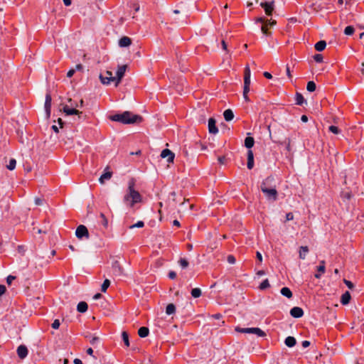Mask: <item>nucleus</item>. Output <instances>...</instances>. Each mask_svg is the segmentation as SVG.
I'll return each mask as SVG.
<instances>
[{
    "label": "nucleus",
    "mask_w": 364,
    "mask_h": 364,
    "mask_svg": "<svg viewBox=\"0 0 364 364\" xmlns=\"http://www.w3.org/2000/svg\"><path fill=\"white\" fill-rule=\"evenodd\" d=\"M18 252L22 255H23L24 252H25V250H24V247L22 246V245H18Z\"/></svg>",
    "instance_id": "052dcab7"
},
{
    "label": "nucleus",
    "mask_w": 364,
    "mask_h": 364,
    "mask_svg": "<svg viewBox=\"0 0 364 364\" xmlns=\"http://www.w3.org/2000/svg\"><path fill=\"white\" fill-rule=\"evenodd\" d=\"M254 334H256L259 337H263L266 336V333L259 328H255Z\"/></svg>",
    "instance_id": "79ce46f5"
},
{
    "label": "nucleus",
    "mask_w": 364,
    "mask_h": 364,
    "mask_svg": "<svg viewBox=\"0 0 364 364\" xmlns=\"http://www.w3.org/2000/svg\"><path fill=\"white\" fill-rule=\"evenodd\" d=\"M309 252V248L307 246H301L299 250V258L304 259L306 254Z\"/></svg>",
    "instance_id": "5701e85b"
},
{
    "label": "nucleus",
    "mask_w": 364,
    "mask_h": 364,
    "mask_svg": "<svg viewBox=\"0 0 364 364\" xmlns=\"http://www.w3.org/2000/svg\"><path fill=\"white\" fill-rule=\"evenodd\" d=\"M60 325V321L58 319L54 320V321L52 323V328L54 329H58Z\"/></svg>",
    "instance_id": "de8ad7c7"
},
{
    "label": "nucleus",
    "mask_w": 364,
    "mask_h": 364,
    "mask_svg": "<svg viewBox=\"0 0 364 364\" xmlns=\"http://www.w3.org/2000/svg\"><path fill=\"white\" fill-rule=\"evenodd\" d=\"M100 218L102 219V224L103 225L107 228L108 225L107 219L106 218L105 215L103 213L100 214Z\"/></svg>",
    "instance_id": "09e8293b"
},
{
    "label": "nucleus",
    "mask_w": 364,
    "mask_h": 364,
    "mask_svg": "<svg viewBox=\"0 0 364 364\" xmlns=\"http://www.w3.org/2000/svg\"><path fill=\"white\" fill-rule=\"evenodd\" d=\"M89 342L92 346L96 347L100 343V338L97 336H91Z\"/></svg>",
    "instance_id": "7c9ffc66"
},
{
    "label": "nucleus",
    "mask_w": 364,
    "mask_h": 364,
    "mask_svg": "<svg viewBox=\"0 0 364 364\" xmlns=\"http://www.w3.org/2000/svg\"><path fill=\"white\" fill-rule=\"evenodd\" d=\"M264 76L267 78V79H272V75L271 73H269V72H264L263 73Z\"/></svg>",
    "instance_id": "69168bd1"
},
{
    "label": "nucleus",
    "mask_w": 364,
    "mask_h": 364,
    "mask_svg": "<svg viewBox=\"0 0 364 364\" xmlns=\"http://www.w3.org/2000/svg\"><path fill=\"white\" fill-rule=\"evenodd\" d=\"M132 44V40L127 36L121 38L119 41V46L122 48L128 47Z\"/></svg>",
    "instance_id": "dca6fc26"
},
{
    "label": "nucleus",
    "mask_w": 364,
    "mask_h": 364,
    "mask_svg": "<svg viewBox=\"0 0 364 364\" xmlns=\"http://www.w3.org/2000/svg\"><path fill=\"white\" fill-rule=\"evenodd\" d=\"M109 285H110V281L109 279H106L102 284L101 291L102 292H105L107 291V288L109 287Z\"/></svg>",
    "instance_id": "e433bc0d"
},
{
    "label": "nucleus",
    "mask_w": 364,
    "mask_h": 364,
    "mask_svg": "<svg viewBox=\"0 0 364 364\" xmlns=\"http://www.w3.org/2000/svg\"><path fill=\"white\" fill-rule=\"evenodd\" d=\"M6 291V287L4 285H0V296H1Z\"/></svg>",
    "instance_id": "774afa93"
},
{
    "label": "nucleus",
    "mask_w": 364,
    "mask_h": 364,
    "mask_svg": "<svg viewBox=\"0 0 364 364\" xmlns=\"http://www.w3.org/2000/svg\"><path fill=\"white\" fill-rule=\"evenodd\" d=\"M35 203L37 205H41L43 204V200L39 198H36L35 199Z\"/></svg>",
    "instance_id": "680f3d73"
},
{
    "label": "nucleus",
    "mask_w": 364,
    "mask_h": 364,
    "mask_svg": "<svg viewBox=\"0 0 364 364\" xmlns=\"http://www.w3.org/2000/svg\"><path fill=\"white\" fill-rule=\"evenodd\" d=\"M343 282L350 289H353V287H354L353 284L350 281H348L347 279H344Z\"/></svg>",
    "instance_id": "603ef678"
},
{
    "label": "nucleus",
    "mask_w": 364,
    "mask_h": 364,
    "mask_svg": "<svg viewBox=\"0 0 364 364\" xmlns=\"http://www.w3.org/2000/svg\"><path fill=\"white\" fill-rule=\"evenodd\" d=\"M267 26H268L267 23H264V25L261 28L262 33L265 35H269Z\"/></svg>",
    "instance_id": "3c124183"
},
{
    "label": "nucleus",
    "mask_w": 364,
    "mask_h": 364,
    "mask_svg": "<svg viewBox=\"0 0 364 364\" xmlns=\"http://www.w3.org/2000/svg\"><path fill=\"white\" fill-rule=\"evenodd\" d=\"M216 121L213 118L208 120V131L210 134H215L218 132V129L215 125Z\"/></svg>",
    "instance_id": "f8f14e48"
},
{
    "label": "nucleus",
    "mask_w": 364,
    "mask_h": 364,
    "mask_svg": "<svg viewBox=\"0 0 364 364\" xmlns=\"http://www.w3.org/2000/svg\"><path fill=\"white\" fill-rule=\"evenodd\" d=\"M350 294L348 291H346L344 294H342L341 298V303L343 305H346L350 302Z\"/></svg>",
    "instance_id": "f3484780"
},
{
    "label": "nucleus",
    "mask_w": 364,
    "mask_h": 364,
    "mask_svg": "<svg viewBox=\"0 0 364 364\" xmlns=\"http://www.w3.org/2000/svg\"><path fill=\"white\" fill-rule=\"evenodd\" d=\"M113 274L116 276H121L123 274V269L118 261L112 263Z\"/></svg>",
    "instance_id": "9b49d317"
},
{
    "label": "nucleus",
    "mask_w": 364,
    "mask_h": 364,
    "mask_svg": "<svg viewBox=\"0 0 364 364\" xmlns=\"http://www.w3.org/2000/svg\"><path fill=\"white\" fill-rule=\"evenodd\" d=\"M295 100H296V105H302L304 104V102H305L303 95L298 92L296 94Z\"/></svg>",
    "instance_id": "c756f323"
},
{
    "label": "nucleus",
    "mask_w": 364,
    "mask_h": 364,
    "mask_svg": "<svg viewBox=\"0 0 364 364\" xmlns=\"http://www.w3.org/2000/svg\"><path fill=\"white\" fill-rule=\"evenodd\" d=\"M122 340L124 343V344L128 347L129 346V336L127 332L124 331L122 333Z\"/></svg>",
    "instance_id": "4c0bfd02"
},
{
    "label": "nucleus",
    "mask_w": 364,
    "mask_h": 364,
    "mask_svg": "<svg viewBox=\"0 0 364 364\" xmlns=\"http://www.w3.org/2000/svg\"><path fill=\"white\" fill-rule=\"evenodd\" d=\"M251 77V71L250 67L247 65L245 68L244 71V77Z\"/></svg>",
    "instance_id": "a18cd8bd"
},
{
    "label": "nucleus",
    "mask_w": 364,
    "mask_h": 364,
    "mask_svg": "<svg viewBox=\"0 0 364 364\" xmlns=\"http://www.w3.org/2000/svg\"><path fill=\"white\" fill-rule=\"evenodd\" d=\"M201 290L199 288H194L191 291V295L194 298H198L201 296Z\"/></svg>",
    "instance_id": "2f4dec72"
},
{
    "label": "nucleus",
    "mask_w": 364,
    "mask_h": 364,
    "mask_svg": "<svg viewBox=\"0 0 364 364\" xmlns=\"http://www.w3.org/2000/svg\"><path fill=\"white\" fill-rule=\"evenodd\" d=\"M175 311H176V306L174 304H169L167 305L166 309V313L168 315L173 314L175 312Z\"/></svg>",
    "instance_id": "c85d7f7f"
},
{
    "label": "nucleus",
    "mask_w": 364,
    "mask_h": 364,
    "mask_svg": "<svg viewBox=\"0 0 364 364\" xmlns=\"http://www.w3.org/2000/svg\"><path fill=\"white\" fill-rule=\"evenodd\" d=\"M273 181L272 177H267L261 184V191L267 198L276 200L277 199V191L275 188L270 187Z\"/></svg>",
    "instance_id": "7ed1b4c3"
},
{
    "label": "nucleus",
    "mask_w": 364,
    "mask_h": 364,
    "mask_svg": "<svg viewBox=\"0 0 364 364\" xmlns=\"http://www.w3.org/2000/svg\"><path fill=\"white\" fill-rule=\"evenodd\" d=\"M227 260L230 264H235L236 262V259L233 255H228Z\"/></svg>",
    "instance_id": "8fccbe9b"
},
{
    "label": "nucleus",
    "mask_w": 364,
    "mask_h": 364,
    "mask_svg": "<svg viewBox=\"0 0 364 364\" xmlns=\"http://www.w3.org/2000/svg\"><path fill=\"white\" fill-rule=\"evenodd\" d=\"M290 315L294 318H301L304 315V311L300 307L294 306L290 310Z\"/></svg>",
    "instance_id": "1a4fd4ad"
},
{
    "label": "nucleus",
    "mask_w": 364,
    "mask_h": 364,
    "mask_svg": "<svg viewBox=\"0 0 364 364\" xmlns=\"http://www.w3.org/2000/svg\"><path fill=\"white\" fill-rule=\"evenodd\" d=\"M248 92H246L245 90H243V97L246 102L250 101L249 97L247 95Z\"/></svg>",
    "instance_id": "6e6d98bb"
},
{
    "label": "nucleus",
    "mask_w": 364,
    "mask_h": 364,
    "mask_svg": "<svg viewBox=\"0 0 364 364\" xmlns=\"http://www.w3.org/2000/svg\"><path fill=\"white\" fill-rule=\"evenodd\" d=\"M149 330L147 327H141L138 331V334L141 338H145L149 335Z\"/></svg>",
    "instance_id": "b1692460"
},
{
    "label": "nucleus",
    "mask_w": 364,
    "mask_h": 364,
    "mask_svg": "<svg viewBox=\"0 0 364 364\" xmlns=\"http://www.w3.org/2000/svg\"><path fill=\"white\" fill-rule=\"evenodd\" d=\"M109 119L114 122H119L123 124H134L141 121V117L137 114H133L129 112H124L122 114H117L109 117Z\"/></svg>",
    "instance_id": "f03ea898"
},
{
    "label": "nucleus",
    "mask_w": 364,
    "mask_h": 364,
    "mask_svg": "<svg viewBox=\"0 0 364 364\" xmlns=\"http://www.w3.org/2000/svg\"><path fill=\"white\" fill-rule=\"evenodd\" d=\"M14 279H15V277L10 275L7 277L6 282L9 284H10L12 282V281Z\"/></svg>",
    "instance_id": "bf43d9fd"
},
{
    "label": "nucleus",
    "mask_w": 364,
    "mask_h": 364,
    "mask_svg": "<svg viewBox=\"0 0 364 364\" xmlns=\"http://www.w3.org/2000/svg\"><path fill=\"white\" fill-rule=\"evenodd\" d=\"M285 345L289 348L294 347L296 343V341L294 337L293 336H288L286 338L284 341Z\"/></svg>",
    "instance_id": "a211bd4d"
},
{
    "label": "nucleus",
    "mask_w": 364,
    "mask_h": 364,
    "mask_svg": "<svg viewBox=\"0 0 364 364\" xmlns=\"http://www.w3.org/2000/svg\"><path fill=\"white\" fill-rule=\"evenodd\" d=\"M316 84L314 81H309L308 83H307V85H306V90L309 91V92H314L316 90Z\"/></svg>",
    "instance_id": "473e14b6"
},
{
    "label": "nucleus",
    "mask_w": 364,
    "mask_h": 364,
    "mask_svg": "<svg viewBox=\"0 0 364 364\" xmlns=\"http://www.w3.org/2000/svg\"><path fill=\"white\" fill-rule=\"evenodd\" d=\"M254 144H255V140H254L253 137L247 136V137L245 138V146L247 148H248V149L252 148L254 146Z\"/></svg>",
    "instance_id": "bb28decb"
},
{
    "label": "nucleus",
    "mask_w": 364,
    "mask_h": 364,
    "mask_svg": "<svg viewBox=\"0 0 364 364\" xmlns=\"http://www.w3.org/2000/svg\"><path fill=\"white\" fill-rule=\"evenodd\" d=\"M250 77H244V88L246 92H250Z\"/></svg>",
    "instance_id": "72a5a7b5"
},
{
    "label": "nucleus",
    "mask_w": 364,
    "mask_h": 364,
    "mask_svg": "<svg viewBox=\"0 0 364 364\" xmlns=\"http://www.w3.org/2000/svg\"><path fill=\"white\" fill-rule=\"evenodd\" d=\"M68 102L70 103V106H71V107H73V108H74V107H83V105H84V101H83V100H82V99H81V100H80V103H79V105H78V102L73 103V102H72V99H71V98H69V99H68Z\"/></svg>",
    "instance_id": "f704fd0d"
},
{
    "label": "nucleus",
    "mask_w": 364,
    "mask_h": 364,
    "mask_svg": "<svg viewBox=\"0 0 364 364\" xmlns=\"http://www.w3.org/2000/svg\"><path fill=\"white\" fill-rule=\"evenodd\" d=\"M161 157L163 159H167L168 163L173 162L175 154L169 149H165L161 153Z\"/></svg>",
    "instance_id": "423d86ee"
},
{
    "label": "nucleus",
    "mask_w": 364,
    "mask_h": 364,
    "mask_svg": "<svg viewBox=\"0 0 364 364\" xmlns=\"http://www.w3.org/2000/svg\"><path fill=\"white\" fill-rule=\"evenodd\" d=\"M354 33V28L351 26H348L346 27L344 30V33L346 35L350 36L352 35Z\"/></svg>",
    "instance_id": "58836bf2"
},
{
    "label": "nucleus",
    "mask_w": 364,
    "mask_h": 364,
    "mask_svg": "<svg viewBox=\"0 0 364 364\" xmlns=\"http://www.w3.org/2000/svg\"><path fill=\"white\" fill-rule=\"evenodd\" d=\"M179 264L182 268H186L188 266V262L184 258L180 259Z\"/></svg>",
    "instance_id": "c03bdc74"
},
{
    "label": "nucleus",
    "mask_w": 364,
    "mask_h": 364,
    "mask_svg": "<svg viewBox=\"0 0 364 364\" xmlns=\"http://www.w3.org/2000/svg\"><path fill=\"white\" fill-rule=\"evenodd\" d=\"M168 277L171 279H174L176 277V273L173 271H171L169 272L168 273Z\"/></svg>",
    "instance_id": "5fc2aeb1"
},
{
    "label": "nucleus",
    "mask_w": 364,
    "mask_h": 364,
    "mask_svg": "<svg viewBox=\"0 0 364 364\" xmlns=\"http://www.w3.org/2000/svg\"><path fill=\"white\" fill-rule=\"evenodd\" d=\"M51 101L52 98L50 95L49 93L46 94L45 101V110L46 112L47 117H49L50 115Z\"/></svg>",
    "instance_id": "9d476101"
},
{
    "label": "nucleus",
    "mask_w": 364,
    "mask_h": 364,
    "mask_svg": "<svg viewBox=\"0 0 364 364\" xmlns=\"http://www.w3.org/2000/svg\"><path fill=\"white\" fill-rule=\"evenodd\" d=\"M75 235L80 240L82 239L83 237L88 239L89 232L87 228L83 225H79L76 229Z\"/></svg>",
    "instance_id": "20e7f679"
},
{
    "label": "nucleus",
    "mask_w": 364,
    "mask_h": 364,
    "mask_svg": "<svg viewBox=\"0 0 364 364\" xmlns=\"http://www.w3.org/2000/svg\"><path fill=\"white\" fill-rule=\"evenodd\" d=\"M261 7L264 9L267 15L271 16L274 10V1L271 2H262L260 4Z\"/></svg>",
    "instance_id": "6e6552de"
},
{
    "label": "nucleus",
    "mask_w": 364,
    "mask_h": 364,
    "mask_svg": "<svg viewBox=\"0 0 364 364\" xmlns=\"http://www.w3.org/2000/svg\"><path fill=\"white\" fill-rule=\"evenodd\" d=\"M112 176V172L106 171L100 178L99 181L100 183L103 184L105 181L109 180Z\"/></svg>",
    "instance_id": "6ab92c4d"
},
{
    "label": "nucleus",
    "mask_w": 364,
    "mask_h": 364,
    "mask_svg": "<svg viewBox=\"0 0 364 364\" xmlns=\"http://www.w3.org/2000/svg\"><path fill=\"white\" fill-rule=\"evenodd\" d=\"M328 130H329V132H331L335 134H338L340 133V129H338V127L336 126H334V125L330 126L328 127Z\"/></svg>",
    "instance_id": "a19ab883"
},
{
    "label": "nucleus",
    "mask_w": 364,
    "mask_h": 364,
    "mask_svg": "<svg viewBox=\"0 0 364 364\" xmlns=\"http://www.w3.org/2000/svg\"><path fill=\"white\" fill-rule=\"evenodd\" d=\"M135 181L132 178L128 183V188L124 196L123 202L128 207H133L136 203L141 201V194L134 189Z\"/></svg>",
    "instance_id": "f257e3e1"
},
{
    "label": "nucleus",
    "mask_w": 364,
    "mask_h": 364,
    "mask_svg": "<svg viewBox=\"0 0 364 364\" xmlns=\"http://www.w3.org/2000/svg\"><path fill=\"white\" fill-rule=\"evenodd\" d=\"M75 73V70L74 69H70L68 73H67V77H71L74 73Z\"/></svg>",
    "instance_id": "4d7b16f0"
},
{
    "label": "nucleus",
    "mask_w": 364,
    "mask_h": 364,
    "mask_svg": "<svg viewBox=\"0 0 364 364\" xmlns=\"http://www.w3.org/2000/svg\"><path fill=\"white\" fill-rule=\"evenodd\" d=\"M126 69H127V65H124L119 66L117 71V77H116V83H115L116 87L118 86L122 78L124 77V73L126 72Z\"/></svg>",
    "instance_id": "0eeeda50"
},
{
    "label": "nucleus",
    "mask_w": 364,
    "mask_h": 364,
    "mask_svg": "<svg viewBox=\"0 0 364 364\" xmlns=\"http://www.w3.org/2000/svg\"><path fill=\"white\" fill-rule=\"evenodd\" d=\"M63 112L67 115H73V114H81L82 112L79 110L76 109L75 108H70L68 105L64 106L63 107Z\"/></svg>",
    "instance_id": "2eb2a0df"
},
{
    "label": "nucleus",
    "mask_w": 364,
    "mask_h": 364,
    "mask_svg": "<svg viewBox=\"0 0 364 364\" xmlns=\"http://www.w3.org/2000/svg\"><path fill=\"white\" fill-rule=\"evenodd\" d=\"M280 292L283 296L287 297L288 299H290L292 297V292L290 290V289L288 287L282 288Z\"/></svg>",
    "instance_id": "393cba45"
},
{
    "label": "nucleus",
    "mask_w": 364,
    "mask_h": 364,
    "mask_svg": "<svg viewBox=\"0 0 364 364\" xmlns=\"http://www.w3.org/2000/svg\"><path fill=\"white\" fill-rule=\"evenodd\" d=\"M247 166L248 169H252L254 167V154L252 150H248L247 151Z\"/></svg>",
    "instance_id": "4468645a"
},
{
    "label": "nucleus",
    "mask_w": 364,
    "mask_h": 364,
    "mask_svg": "<svg viewBox=\"0 0 364 364\" xmlns=\"http://www.w3.org/2000/svg\"><path fill=\"white\" fill-rule=\"evenodd\" d=\"M294 219V215L292 213H288L286 215V220H292Z\"/></svg>",
    "instance_id": "864d4df0"
},
{
    "label": "nucleus",
    "mask_w": 364,
    "mask_h": 364,
    "mask_svg": "<svg viewBox=\"0 0 364 364\" xmlns=\"http://www.w3.org/2000/svg\"><path fill=\"white\" fill-rule=\"evenodd\" d=\"M27 347L24 345H21L17 348V355L21 359H24L28 355Z\"/></svg>",
    "instance_id": "ddd939ff"
},
{
    "label": "nucleus",
    "mask_w": 364,
    "mask_h": 364,
    "mask_svg": "<svg viewBox=\"0 0 364 364\" xmlns=\"http://www.w3.org/2000/svg\"><path fill=\"white\" fill-rule=\"evenodd\" d=\"M16 159H10L9 164L6 166V168L9 170L12 171L16 168Z\"/></svg>",
    "instance_id": "c9c22d12"
},
{
    "label": "nucleus",
    "mask_w": 364,
    "mask_h": 364,
    "mask_svg": "<svg viewBox=\"0 0 364 364\" xmlns=\"http://www.w3.org/2000/svg\"><path fill=\"white\" fill-rule=\"evenodd\" d=\"M325 270H326V267L324 265H318L317 267V272L318 273L315 274V277L317 278V279H319L321 276V274H323L324 272H325Z\"/></svg>",
    "instance_id": "cd10ccee"
},
{
    "label": "nucleus",
    "mask_w": 364,
    "mask_h": 364,
    "mask_svg": "<svg viewBox=\"0 0 364 364\" xmlns=\"http://www.w3.org/2000/svg\"><path fill=\"white\" fill-rule=\"evenodd\" d=\"M314 59L316 63H321L323 61V56L321 54H316Z\"/></svg>",
    "instance_id": "49530a36"
},
{
    "label": "nucleus",
    "mask_w": 364,
    "mask_h": 364,
    "mask_svg": "<svg viewBox=\"0 0 364 364\" xmlns=\"http://www.w3.org/2000/svg\"><path fill=\"white\" fill-rule=\"evenodd\" d=\"M87 304L85 301H80L77 306V310L80 313H84L87 310Z\"/></svg>",
    "instance_id": "412c9836"
},
{
    "label": "nucleus",
    "mask_w": 364,
    "mask_h": 364,
    "mask_svg": "<svg viewBox=\"0 0 364 364\" xmlns=\"http://www.w3.org/2000/svg\"><path fill=\"white\" fill-rule=\"evenodd\" d=\"M255 328H235L236 331L244 333H254Z\"/></svg>",
    "instance_id": "a878e982"
},
{
    "label": "nucleus",
    "mask_w": 364,
    "mask_h": 364,
    "mask_svg": "<svg viewBox=\"0 0 364 364\" xmlns=\"http://www.w3.org/2000/svg\"><path fill=\"white\" fill-rule=\"evenodd\" d=\"M301 346L303 348H307L310 346V342L309 341H304L301 343Z\"/></svg>",
    "instance_id": "13d9d810"
},
{
    "label": "nucleus",
    "mask_w": 364,
    "mask_h": 364,
    "mask_svg": "<svg viewBox=\"0 0 364 364\" xmlns=\"http://www.w3.org/2000/svg\"><path fill=\"white\" fill-rule=\"evenodd\" d=\"M100 80L102 84L108 85L111 82L116 81V77L112 76V73L111 71L106 72V76H103L102 75H100Z\"/></svg>",
    "instance_id": "39448f33"
},
{
    "label": "nucleus",
    "mask_w": 364,
    "mask_h": 364,
    "mask_svg": "<svg viewBox=\"0 0 364 364\" xmlns=\"http://www.w3.org/2000/svg\"><path fill=\"white\" fill-rule=\"evenodd\" d=\"M265 23H267V26H273V25H274L276 23V21H274V20H272V19L271 20H267L265 21Z\"/></svg>",
    "instance_id": "e2e57ef3"
},
{
    "label": "nucleus",
    "mask_w": 364,
    "mask_h": 364,
    "mask_svg": "<svg viewBox=\"0 0 364 364\" xmlns=\"http://www.w3.org/2000/svg\"><path fill=\"white\" fill-rule=\"evenodd\" d=\"M256 257L260 262L262 261V256L259 252H257Z\"/></svg>",
    "instance_id": "338daca9"
},
{
    "label": "nucleus",
    "mask_w": 364,
    "mask_h": 364,
    "mask_svg": "<svg viewBox=\"0 0 364 364\" xmlns=\"http://www.w3.org/2000/svg\"><path fill=\"white\" fill-rule=\"evenodd\" d=\"M326 46V41H320L315 44L314 48L317 51H322L325 49Z\"/></svg>",
    "instance_id": "4be33fe9"
},
{
    "label": "nucleus",
    "mask_w": 364,
    "mask_h": 364,
    "mask_svg": "<svg viewBox=\"0 0 364 364\" xmlns=\"http://www.w3.org/2000/svg\"><path fill=\"white\" fill-rule=\"evenodd\" d=\"M144 226V223L143 221H138L136 223L130 225L129 229H133L134 228H143Z\"/></svg>",
    "instance_id": "37998d69"
},
{
    "label": "nucleus",
    "mask_w": 364,
    "mask_h": 364,
    "mask_svg": "<svg viewBox=\"0 0 364 364\" xmlns=\"http://www.w3.org/2000/svg\"><path fill=\"white\" fill-rule=\"evenodd\" d=\"M224 118L226 121H231L234 118L233 112L230 109H228L223 112Z\"/></svg>",
    "instance_id": "aec40b11"
},
{
    "label": "nucleus",
    "mask_w": 364,
    "mask_h": 364,
    "mask_svg": "<svg viewBox=\"0 0 364 364\" xmlns=\"http://www.w3.org/2000/svg\"><path fill=\"white\" fill-rule=\"evenodd\" d=\"M269 287V280L267 279H264L259 285V289L261 290H264Z\"/></svg>",
    "instance_id": "ea45409f"
},
{
    "label": "nucleus",
    "mask_w": 364,
    "mask_h": 364,
    "mask_svg": "<svg viewBox=\"0 0 364 364\" xmlns=\"http://www.w3.org/2000/svg\"><path fill=\"white\" fill-rule=\"evenodd\" d=\"M86 352L88 355L93 356L94 358L96 359V357L93 355V350L92 348H87Z\"/></svg>",
    "instance_id": "0e129e2a"
}]
</instances>
